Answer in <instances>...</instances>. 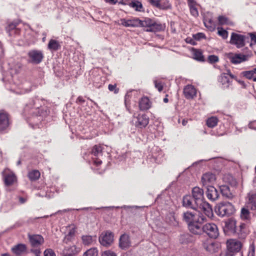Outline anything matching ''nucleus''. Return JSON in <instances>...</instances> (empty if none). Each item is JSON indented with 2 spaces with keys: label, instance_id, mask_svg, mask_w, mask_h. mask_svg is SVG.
Segmentation results:
<instances>
[{
  "label": "nucleus",
  "instance_id": "1",
  "mask_svg": "<svg viewBox=\"0 0 256 256\" xmlns=\"http://www.w3.org/2000/svg\"><path fill=\"white\" fill-rule=\"evenodd\" d=\"M41 101L38 97L31 100L24 108L25 114L40 116L42 118L48 116L50 114V110L46 106H41Z\"/></svg>",
  "mask_w": 256,
  "mask_h": 256
},
{
  "label": "nucleus",
  "instance_id": "2",
  "mask_svg": "<svg viewBox=\"0 0 256 256\" xmlns=\"http://www.w3.org/2000/svg\"><path fill=\"white\" fill-rule=\"evenodd\" d=\"M235 211L234 206L229 202H220L215 208L216 213L221 217L230 216Z\"/></svg>",
  "mask_w": 256,
  "mask_h": 256
},
{
  "label": "nucleus",
  "instance_id": "3",
  "mask_svg": "<svg viewBox=\"0 0 256 256\" xmlns=\"http://www.w3.org/2000/svg\"><path fill=\"white\" fill-rule=\"evenodd\" d=\"M206 218L205 216L203 215L200 216L198 219L188 224V228L190 232L196 235H200L204 233L202 223L206 221Z\"/></svg>",
  "mask_w": 256,
  "mask_h": 256
},
{
  "label": "nucleus",
  "instance_id": "4",
  "mask_svg": "<svg viewBox=\"0 0 256 256\" xmlns=\"http://www.w3.org/2000/svg\"><path fill=\"white\" fill-rule=\"evenodd\" d=\"M227 250L226 252V256H234L239 252L242 247V243L236 239H230L227 240Z\"/></svg>",
  "mask_w": 256,
  "mask_h": 256
},
{
  "label": "nucleus",
  "instance_id": "5",
  "mask_svg": "<svg viewBox=\"0 0 256 256\" xmlns=\"http://www.w3.org/2000/svg\"><path fill=\"white\" fill-rule=\"evenodd\" d=\"M114 234L110 230L102 232L98 237V241L103 246L108 248L114 242Z\"/></svg>",
  "mask_w": 256,
  "mask_h": 256
},
{
  "label": "nucleus",
  "instance_id": "6",
  "mask_svg": "<svg viewBox=\"0 0 256 256\" xmlns=\"http://www.w3.org/2000/svg\"><path fill=\"white\" fill-rule=\"evenodd\" d=\"M140 26L148 28V32H157L160 30L162 26L160 24L156 23L150 18H146L144 20H140Z\"/></svg>",
  "mask_w": 256,
  "mask_h": 256
},
{
  "label": "nucleus",
  "instance_id": "7",
  "mask_svg": "<svg viewBox=\"0 0 256 256\" xmlns=\"http://www.w3.org/2000/svg\"><path fill=\"white\" fill-rule=\"evenodd\" d=\"M224 231L226 234L236 236L237 232H239L238 231L236 220L232 218H230L226 221L224 226Z\"/></svg>",
  "mask_w": 256,
  "mask_h": 256
},
{
  "label": "nucleus",
  "instance_id": "8",
  "mask_svg": "<svg viewBox=\"0 0 256 256\" xmlns=\"http://www.w3.org/2000/svg\"><path fill=\"white\" fill-rule=\"evenodd\" d=\"M28 62L34 64L40 63L44 58V54L41 50H32L28 53Z\"/></svg>",
  "mask_w": 256,
  "mask_h": 256
},
{
  "label": "nucleus",
  "instance_id": "9",
  "mask_svg": "<svg viewBox=\"0 0 256 256\" xmlns=\"http://www.w3.org/2000/svg\"><path fill=\"white\" fill-rule=\"evenodd\" d=\"M204 233H206L210 238H216L218 236V226L214 223H207L203 225Z\"/></svg>",
  "mask_w": 256,
  "mask_h": 256
},
{
  "label": "nucleus",
  "instance_id": "10",
  "mask_svg": "<svg viewBox=\"0 0 256 256\" xmlns=\"http://www.w3.org/2000/svg\"><path fill=\"white\" fill-rule=\"evenodd\" d=\"M246 38H248V37L232 32L231 35L230 43L236 45L238 48H240L244 46V42Z\"/></svg>",
  "mask_w": 256,
  "mask_h": 256
},
{
  "label": "nucleus",
  "instance_id": "11",
  "mask_svg": "<svg viewBox=\"0 0 256 256\" xmlns=\"http://www.w3.org/2000/svg\"><path fill=\"white\" fill-rule=\"evenodd\" d=\"M4 182L6 186H10L16 180V177L14 174L8 168H6L2 172Z\"/></svg>",
  "mask_w": 256,
  "mask_h": 256
},
{
  "label": "nucleus",
  "instance_id": "12",
  "mask_svg": "<svg viewBox=\"0 0 256 256\" xmlns=\"http://www.w3.org/2000/svg\"><path fill=\"white\" fill-rule=\"evenodd\" d=\"M226 56L234 64H239L246 60V56L241 54L229 52L226 54Z\"/></svg>",
  "mask_w": 256,
  "mask_h": 256
},
{
  "label": "nucleus",
  "instance_id": "13",
  "mask_svg": "<svg viewBox=\"0 0 256 256\" xmlns=\"http://www.w3.org/2000/svg\"><path fill=\"white\" fill-rule=\"evenodd\" d=\"M28 238L32 248H38L44 242V238L40 234H28Z\"/></svg>",
  "mask_w": 256,
  "mask_h": 256
},
{
  "label": "nucleus",
  "instance_id": "14",
  "mask_svg": "<svg viewBox=\"0 0 256 256\" xmlns=\"http://www.w3.org/2000/svg\"><path fill=\"white\" fill-rule=\"evenodd\" d=\"M11 123L8 114L4 110H0V126L1 128H7L10 126Z\"/></svg>",
  "mask_w": 256,
  "mask_h": 256
},
{
  "label": "nucleus",
  "instance_id": "15",
  "mask_svg": "<svg viewBox=\"0 0 256 256\" xmlns=\"http://www.w3.org/2000/svg\"><path fill=\"white\" fill-rule=\"evenodd\" d=\"M192 196L196 204H198L200 206L202 204V202H204V190L202 189L197 186L194 188L192 190Z\"/></svg>",
  "mask_w": 256,
  "mask_h": 256
},
{
  "label": "nucleus",
  "instance_id": "16",
  "mask_svg": "<svg viewBox=\"0 0 256 256\" xmlns=\"http://www.w3.org/2000/svg\"><path fill=\"white\" fill-rule=\"evenodd\" d=\"M182 205L184 206L196 210L198 208L200 205L196 203L194 199L190 195H186L183 198Z\"/></svg>",
  "mask_w": 256,
  "mask_h": 256
},
{
  "label": "nucleus",
  "instance_id": "17",
  "mask_svg": "<svg viewBox=\"0 0 256 256\" xmlns=\"http://www.w3.org/2000/svg\"><path fill=\"white\" fill-rule=\"evenodd\" d=\"M206 194L208 198L212 202L217 200L219 197L218 190L213 186H206Z\"/></svg>",
  "mask_w": 256,
  "mask_h": 256
},
{
  "label": "nucleus",
  "instance_id": "18",
  "mask_svg": "<svg viewBox=\"0 0 256 256\" xmlns=\"http://www.w3.org/2000/svg\"><path fill=\"white\" fill-rule=\"evenodd\" d=\"M202 246L207 252L210 253L216 252L218 251L219 248L218 244L212 242L208 240L202 242Z\"/></svg>",
  "mask_w": 256,
  "mask_h": 256
},
{
  "label": "nucleus",
  "instance_id": "19",
  "mask_svg": "<svg viewBox=\"0 0 256 256\" xmlns=\"http://www.w3.org/2000/svg\"><path fill=\"white\" fill-rule=\"evenodd\" d=\"M133 122L135 123L136 127L139 128H145L148 123V118L146 115H138L132 120Z\"/></svg>",
  "mask_w": 256,
  "mask_h": 256
},
{
  "label": "nucleus",
  "instance_id": "20",
  "mask_svg": "<svg viewBox=\"0 0 256 256\" xmlns=\"http://www.w3.org/2000/svg\"><path fill=\"white\" fill-rule=\"evenodd\" d=\"M120 22L121 24L126 27L140 26V20L138 18H132L130 19L122 18Z\"/></svg>",
  "mask_w": 256,
  "mask_h": 256
},
{
  "label": "nucleus",
  "instance_id": "21",
  "mask_svg": "<svg viewBox=\"0 0 256 256\" xmlns=\"http://www.w3.org/2000/svg\"><path fill=\"white\" fill-rule=\"evenodd\" d=\"M130 236L124 234H122L119 238V247L122 250H126L130 246Z\"/></svg>",
  "mask_w": 256,
  "mask_h": 256
},
{
  "label": "nucleus",
  "instance_id": "22",
  "mask_svg": "<svg viewBox=\"0 0 256 256\" xmlns=\"http://www.w3.org/2000/svg\"><path fill=\"white\" fill-rule=\"evenodd\" d=\"M184 94L187 99H192L196 96V91L192 85H187L184 88Z\"/></svg>",
  "mask_w": 256,
  "mask_h": 256
},
{
  "label": "nucleus",
  "instance_id": "23",
  "mask_svg": "<svg viewBox=\"0 0 256 256\" xmlns=\"http://www.w3.org/2000/svg\"><path fill=\"white\" fill-rule=\"evenodd\" d=\"M216 180V176L212 172H207L202 175V182L204 186H208V184H212Z\"/></svg>",
  "mask_w": 256,
  "mask_h": 256
},
{
  "label": "nucleus",
  "instance_id": "24",
  "mask_svg": "<svg viewBox=\"0 0 256 256\" xmlns=\"http://www.w3.org/2000/svg\"><path fill=\"white\" fill-rule=\"evenodd\" d=\"M218 80L223 88H228L231 84L232 81L230 80V76L226 73L222 74L218 78Z\"/></svg>",
  "mask_w": 256,
  "mask_h": 256
},
{
  "label": "nucleus",
  "instance_id": "25",
  "mask_svg": "<svg viewBox=\"0 0 256 256\" xmlns=\"http://www.w3.org/2000/svg\"><path fill=\"white\" fill-rule=\"evenodd\" d=\"M26 250V246L24 244H19L12 248V251L16 256H20Z\"/></svg>",
  "mask_w": 256,
  "mask_h": 256
},
{
  "label": "nucleus",
  "instance_id": "26",
  "mask_svg": "<svg viewBox=\"0 0 256 256\" xmlns=\"http://www.w3.org/2000/svg\"><path fill=\"white\" fill-rule=\"evenodd\" d=\"M79 252L80 249L74 245L66 246L63 250L64 254H68L70 256H76Z\"/></svg>",
  "mask_w": 256,
  "mask_h": 256
},
{
  "label": "nucleus",
  "instance_id": "27",
  "mask_svg": "<svg viewBox=\"0 0 256 256\" xmlns=\"http://www.w3.org/2000/svg\"><path fill=\"white\" fill-rule=\"evenodd\" d=\"M96 236L90 235H84L82 236V242L84 246H90L96 242Z\"/></svg>",
  "mask_w": 256,
  "mask_h": 256
},
{
  "label": "nucleus",
  "instance_id": "28",
  "mask_svg": "<svg viewBox=\"0 0 256 256\" xmlns=\"http://www.w3.org/2000/svg\"><path fill=\"white\" fill-rule=\"evenodd\" d=\"M247 207L254 211L252 214L253 216H256V194L250 196Z\"/></svg>",
  "mask_w": 256,
  "mask_h": 256
},
{
  "label": "nucleus",
  "instance_id": "29",
  "mask_svg": "<svg viewBox=\"0 0 256 256\" xmlns=\"http://www.w3.org/2000/svg\"><path fill=\"white\" fill-rule=\"evenodd\" d=\"M201 209L206 216L208 218H210L213 215L212 210L208 203L202 202V204L198 206Z\"/></svg>",
  "mask_w": 256,
  "mask_h": 256
},
{
  "label": "nucleus",
  "instance_id": "30",
  "mask_svg": "<svg viewBox=\"0 0 256 256\" xmlns=\"http://www.w3.org/2000/svg\"><path fill=\"white\" fill-rule=\"evenodd\" d=\"M182 218L188 224V226L196 220L195 218V214L188 211L183 213Z\"/></svg>",
  "mask_w": 256,
  "mask_h": 256
},
{
  "label": "nucleus",
  "instance_id": "31",
  "mask_svg": "<svg viewBox=\"0 0 256 256\" xmlns=\"http://www.w3.org/2000/svg\"><path fill=\"white\" fill-rule=\"evenodd\" d=\"M61 48L60 42L54 39H50L48 45V48L51 52H56Z\"/></svg>",
  "mask_w": 256,
  "mask_h": 256
},
{
  "label": "nucleus",
  "instance_id": "32",
  "mask_svg": "<svg viewBox=\"0 0 256 256\" xmlns=\"http://www.w3.org/2000/svg\"><path fill=\"white\" fill-rule=\"evenodd\" d=\"M139 107L140 110H147L150 107V100L146 97L142 98L139 102Z\"/></svg>",
  "mask_w": 256,
  "mask_h": 256
},
{
  "label": "nucleus",
  "instance_id": "33",
  "mask_svg": "<svg viewBox=\"0 0 256 256\" xmlns=\"http://www.w3.org/2000/svg\"><path fill=\"white\" fill-rule=\"evenodd\" d=\"M166 221L170 225L172 226H176L178 224L173 212H169L167 214L166 217Z\"/></svg>",
  "mask_w": 256,
  "mask_h": 256
},
{
  "label": "nucleus",
  "instance_id": "34",
  "mask_svg": "<svg viewBox=\"0 0 256 256\" xmlns=\"http://www.w3.org/2000/svg\"><path fill=\"white\" fill-rule=\"evenodd\" d=\"M220 189L222 196L228 198H232V194L228 186L226 185H222L220 186Z\"/></svg>",
  "mask_w": 256,
  "mask_h": 256
},
{
  "label": "nucleus",
  "instance_id": "35",
  "mask_svg": "<svg viewBox=\"0 0 256 256\" xmlns=\"http://www.w3.org/2000/svg\"><path fill=\"white\" fill-rule=\"evenodd\" d=\"M204 23L206 27L210 30H214L216 28L215 22L211 19L204 18Z\"/></svg>",
  "mask_w": 256,
  "mask_h": 256
},
{
  "label": "nucleus",
  "instance_id": "36",
  "mask_svg": "<svg viewBox=\"0 0 256 256\" xmlns=\"http://www.w3.org/2000/svg\"><path fill=\"white\" fill-rule=\"evenodd\" d=\"M250 208H242L241 210L240 217L244 220H250V212L249 211Z\"/></svg>",
  "mask_w": 256,
  "mask_h": 256
},
{
  "label": "nucleus",
  "instance_id": "37",
  "mask_svg": "<svg viewBox=\"0 0 256 256\" xmlns=\"http://www.w3.org/2000/svg\"><path fill=\"white\" fill-rule=\"evenodd\" d=\"M40 172L38 170H32L28 174V177L31 181H35L40 177Z\"/></svg>",
  "mask_w": 256,
  "mask_h": 256
},
{
  "label": "nucleus",
  "instance_id": "38",
  "mask_svg": "<svg viewBox=\"0 0 256 256\" xmlns=\"http://www.w3.org/2000/svg\"><path fill=\"white\" fill-rule=\"evenodd\" d=\"M193 237L189 234H184L180 236V241L182 244H187L192 242Z\"/></svg>",
  "mask_w": 256,
  "mask_h": 256
},
{
  "label": "nucleus",
  "instance_id": "39",
  "mask_svg": "<svg viewBox=\"0 0 256 256\" xmlns=\"http://www.w3.org/2000/svg\"><path fill=\"white\" fill-rule=\"evenodd\" d=\"M218 119L216 116H211L207 119L206 125L209 128H214L217 125Z\"/></svg>",
  "mask_w": 256,
  "mask_h": 256
},
{
  "label": "nucleus",
  "instance_id": "40",
  "mask_svg": "<svg viewBox=\"0 0 256 256\" xmlns=\"http://www.w3.org/2000/svg\"><path fill=\"white\" fill-rule=\"evenodd\" d=\"M128 5L134 8L136 11L141 12L142 8V3L138 1L133 2H130Z\"/></svg>",
  "mask_w": 256,
  "mask_h": 256
},
{
  "label": "nucleus",
  "instance_id": "41",
  "mask_svg": "<svg viewBox=\"0 0 256 256\" xmlns=\"http://www.w3.org/2000/svg\"><path fill=\"white\" fill-rule=\"evenodd\" d=\"M18 24V23L16 22H12L8 25L6 29L9 36H12L14 34L13 30L17 28Z\"/></svg>",
  "mask_w": 256,
  "mask_h": 256
},
{
  "label": "nucleus",
  "instance_id": "42",
  "mask_svg": "<svg viewBox=\"0 0 256 256\" xmlns=\"http://www.w3.org/2000/svg\"><path fill=\"white\" fill-rule=\"evenodd\" d=\"M98 250L96 248H92L84 252L82 256H98Z\"/></svg>",
  "mask_w": 256,
  "mask_h": 256
},
{
  "label": "nucleus",
  "instance_id": "43",
  "mask_svg": "<svg viewBox=\"0 0 256 256\" xmlns=\"http://www.w3.org/2000/svg\"><path fill=\"white\" fill-rule=\"evenodd\" d=\"M102 153V149L100 146L95 145L92 150V154L96 157L101 155Z\"/></svg>",
  "mask_w": 256,
  "mask_h": 256
},
{
  "label": "nucleus",
  "instance_id": "44",
  "mask_svg": "<svg viewBox=\"0 0 256 256\" xmlns=\"http://www.w3.org/2000/svg\"><path fill=\"white\" fill-rule=\"evenodd\" d=\"M218 20L220 25L232 24V22L229 20L226 17L223 16H219L218 17Z\"/></svg>",
  "mask_w": 256,
  "mask_h": 256
},
{
  "label": "nucleus",
  "instance_id": "45",
  "mask_svg": "<svg viewBox=\"0 0 256 256\" xmlns=\"http://www.w3.org/2000/svg\"><path fill=\"white\" fill-rule=\"evenodd\" d=\"M194 59L198 61L203 62L204 60L202 52L199 50H194Z\"/></svg>",
  "mask_w": 256,
  "mask_h": 256
},
{
  "label": "nucleus",
  "instance_id": "46",
  "mask_svg": "<svg viewBox=\"0 0 256 256\" xmlns=\"http://www.w3.org/2000/svg\"><path fill=\"white\" fill-rule=\"evenodd\" d=\"M75 234V229L74 228H72L70 229L68 232V234L65 236L64 238V242H67L68 241H70L72 238L74 236Z\"/></svg>",
  "mask_w": 256,
  "mask_h": 256
},
{
  "label": "nucleus",
  "instance_id": "47",
  "mask_svg": "<svg viewBox=\"0 0 256 256\" xmlns=\"http://www.w3.org/2000/svg\"><path fill=\"white\" fill-rule=\"evenodd\" d=\"M170 8V5L169 4L168 0H160L159 8L162 10H167Z\"/></svg>",
  "mask_w": 256,
  "mask_h": 256
},
{
  "label": "nucleus",
  "instance_id": "48",
  "mask_svg": "<svg viewBox=\"0 0 256 256\" xmlns=\"http://www.w3.org/2000/svg\"><path fill=\"white\" fill-rule=\"evenodd\" d=\"M218 34L221 36L224 39H226L228 37V32L224 30L222 28H218Z\"/></svg>",
  "mask_w": 256,
  "mask_h": 256
},
{
  "label": "nucleus",
  "instance_id": "49",
  "mask_svg": "<svg viewBox=\"0 0 256 256\" xmlns=\"http://www.w3.org/2000/svg\"><path fill=\"white\" fill-rule=\"evenodd\" d=\"M196 6V5H192L188 6L191 14L194 17H197L198 16V12Z\"/></svg>",
  "mask_w": 256,
  "mask_h": 256
},
{
  "label": "nucleus",
  "instance_id": "50",
  "mask_svg": "<svg viewBox=\"0 0 256 256\" xmlns=\"http://www.w3.org/2000/svg\"><path fill=\"white\" fill-rule=\"evenodd\" d=\"M254 74V70H249V71H244L242 72V74L244 76H245L246 78L248 79H251Z\"/></svg>",
  "mask_w": 256,
  "mask_h": 256
},
{
  "label": "nucleus",
  "instance_id": "51",
  "mask_svg": "<svg viewBox=\"0 0 256 256\" xmlns=\"http://www.w3.org/2000/svg\"><path fill=\"white\" fill-rule=\"evenodd\" d=\"M246 227V224H241L239 227L238 228V231L239 232H237L236 236H242V234L244 233V228Z\"/></svg>",
  "mask_w": 256,
  "mask_h": 256
},
{
  "label": "nucleus",
  "instance_id": "52",
  "mask_svg": "<svg viewBox=\"0 0 256 256\" xmlns=\"http://www.w3.org/2000/svg\"><path fill=\"white\" fill-rule=\"evenodd\" d=\"M44 256H56L54 250L51 248H47L44 252Z\"/></svg>",
  "mask_w": 256,
  "mask_h": 256
},
{
  "label": "nucleus",
  "instance_id": "53",
  "mask_svg": "<svg viewBox=\"0 0 256 256\" xmlns=\"http://www.w3.org/2000/svg\"><path fill=\"white\" fill-rule=\"evenodd\" d=\"M208 60L210 64H214L218 61V58L215 55H210L208 57Z\"/></svg>",
  "mask_w": 256,
  "mask_h": 256
},
{
  "label": "nucleus",
  "instance_id": "54",
  "mask_svg": "<svg viewBox=\"0 0 256 256\" xmlns=\"http://www.w3.org/2000/svg\"><path fill=\"white\" fill-rule=\"evenodd\" d=\"M193 38L195 40H200L202 38H205V35L202 32H198L193 35Z\"/></svg>",
  "mask_w": 256,
  "mask_h": 256
},
{
  "label": "nucleus",
  "instance_id": "55",
  "mask_svg": "<svg viewBox=\"0 0 256 256\" xmlns=\"http://www.w3.org/2000/svg\"><path fill=\"white\" fill-rule=\"evenodd\" d=\"M108 88L110 92H114V94H117L118 92V89L116 88V85L110 84L108 86Z\"/></svg>",
  "mask_w": 256,
  "mask_h": 256
},
{
  "label": "nucleus",
  "instance_id": "56",
  "mask_svg": "<svg viewBox=\"0 0 256 256\" xmlns=\"http://www.w3.org/2000/svg\"><path fill=\"white\" fill-rule=\"evenodd\" d=\"M102 256H117V255L114 252L108 250L103 252Z\"/></svg>",
  "mask_w": 256,
  "mask_h": 256
},
{
  "label": "nucleus",
  "instance_id": "57",
  "mask_svg": "<svg viewBox=\"0 0 256 256\" xmlns=\"http://www.w3.org/2000/svg\"><path fill=\"white\" fill-rule=\"evenodd\" d=\"M154 83L156 88L159 92H161L163 89L162 84L160 82H158L156 80H154Z\"/></svg>",
  "mask_w": 256,
  "mask_h": 256
},
{
  "label": "nucleus",
  "instance_id": "58",
  "mask_svg": "<svg viewBox=\"0 0 256 256\" xmlns=\"http://www.w3.org/2000/svg\"><path fill=\"white\" fill-rule=\"evenodd\" d=\"M248 256H255V248L254 245L252 244L250 246Z\"/></svg>",
  "mask_w": 256,
  "mask_h": 256
},
{
  "label": "nucleus",
  "instance_id": "59",
  "mask_svg": "<svg viewBox=\"0 0 256 256\" xmlns=\"http://www.w3.org/2000/svg\"><path fill=\"white\" fill-rule=\"evenodd\" d=\"M248 34L250 35L251 40L250 46H252V44H256V36L252 33H250Z\"/></svg>",
  "mask_w": 256,
  "mask_h": 256
},
{
  "label": "nucleus",
  "instance_id": "60",
  "mask_svg": "<svg viewBox=\"0 0 256 256\" xmlns=\"http://www.w3.org/2000/svg\"><path fill=\"white\" fill-rule=\"evenodd\" d=\"M32 248L30 250V252L33 253L35 256H40L41 251L40 248Z\"/></svg>",
  "mask_w": 256,
  "mask_h": 256
},
{
  "label": "nucleus",
  "instance_id": "61",
  "mask_svg": "<svg viewBox=\"0 0 256 256\" xmlns=\"http://www.w3.org/2000/svg\"><path fill=\"white\" fill-rule=\"evenodd\" d=\"M148 2L152 6L159 8L160 0H148Z\"/></svg>",
  "mask_w": 256,
  "mask_h": 256
},
{
  "label": "nucleus",
  "instance_id": "62",
  "mask_svg": "<svg viewBox=\"0 0 256 256\" xmlns=\"http://www.w3.org/2000/svg\"><path fill=\"white\" fill-rule=\"evenodd\" d=\"M226 74L230 76V80H232V79H234L236 81L238 80L237 77L231 74L230 70H228Z\"/></svg>",
  "mask_w": 256,
  "mask_h": 256
},
{
  "label": "nucleus",
  "instance_id": "63",
  "mask_svg": "<svg viewBox=\"0 0 256 256\" xmlns=\"http://www.w3.org/2000/svg\"><path fill=\"white\" fill-rule=\"evenodd\" d=\"M226 74L230 76V80H232V79H234L236 81L238 80L237 77L231 74L230 70H228Z\"/></svg>",
  "mask_w": 256,
  "mask_h": 256
},
{
  "label": "nucleus",
  "instance_id": "64",
  "mask_svg": "<svg viewBox=\"0 0 256 256\" xmlns=\"http://www.w3.org/2000/svg\"><path fill=\"white\" fill-rule=\"evenodd\" d=\"M13 33L14 34L12 36H10L18 35L20 33V29L19 28H16L14 30H13Z\"/></svg>",
  "mask_w": 256,
  "mask_h": 256
}]
</instances>
